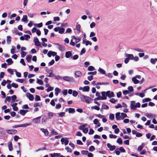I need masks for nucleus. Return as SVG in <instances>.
Masks as SVG:
<instances>
[{
	"instance_id": "nucleus-1",
	"label": "nucleus",
	"mask_w": 157,
	"mask_h": 157,
	"mask_svg": "<svg viewBox=\"0 0 157 157\" xmlns=\"http://www.w3.org/2000/svg\"><path fill=\"white\" fill-rule=\"evenodd\" d=\"M80 98L83 102H85L88 104H89L90 103V101L92 100V99L88 96L81 94H80Z\"/></svg>"
},
{
	"instance_id": "nucleus-2",
	"label": "nucleus",
	"mask_w": 157,
	"mask_h": 157,
	"mask_svg": "<svg viewBox=\"0 0 157 157\" xmlns=\"http://www.w3.org/2000/svg\"><path fill=\"white\" fill-rule=\"evenodd\" d=\"M33 41L35 44V45L36 46L42 47L40 43L39 40L38 38L36 37H34L33 39Z\"/></svg>"
},
{
	"instance_id": "nucleus-3",
	"label": "nucleus",
	"mask_w": 157,
	"mask_h": 157,
	"mask_svg": "<svg viewBox=\"0 0 157 157\" xmlns=\"http://www.w3.org/2000/svg\"><path fill=\"white\" fill-rule=\"evenodd\" d=\"M68 139L67 138H62L60 140L62 144H63L64 143L65 145H67L69 143Z\"/></svg>"
},
{
	"instance_id": "nucleus-4",
	"label": "nucleus",
	"mask_w": 157,
	"mask_h": 157,
	"mask_svg": "<svg viewBox=\"0 0 157 157\" xmlns=\"http://www.w3.org/2000/svg\"><path fill=\"white\" fill-rule=\"evenodd\" d=\"M106 96L109 98H110L112 97H114L115 95L113 92H111L110 90H108L106 91Z\"/></svg>"
},
{
	"instance_id": "nucleus-5",
	"label": "nucleus",
	"mask_w": 157,
	"mask_h": 157,
	"mask_svg": "<svg viewBox=\"0 0 157 157\" xmlns=\"http://www.w3.org/2000/svg\"><path fill=\"white\" fill-rule=\"evenodd\" d=\"M135 102L134 101H132L130 102V107L131 109L135 110L136 109V106L135 105Z\"/></svg>"
},
{
	"instance_id": "nucleus-6",
	"label": "nucleus",
	"mask_w": 157,
	"mask_h": 157,
	"mask_svg": "<svg viewBox=\"0 0 157 157\" xmlns=\"http://www.w3.org/2000/svg\"><path fill=\"white\" fill-rule=\"evenodd\" d=\"M107 146L109 148V150L111 151H113L115 150L116 148V147L115 145H112L109 143H107Z\"/></svg>"
},
{
	"instance_id": "nucleus-7",
	"label": "nucleus",
	"mask_w": 157,
	"mask_h": 157,
	"mask_svg": "<svg viewBox=\"0 0 157 157\" xmlns=\"http://www.w3.org/2000/svg\"><path fill=\"white\" fill-rule=\"evenodd\" d=\"M121 114V113L119 112H118L116 113L115 117L117 120L119 121L120 120H121L122 116L121 114Z\"/></svg>"
},
{
	"instance_id": "nucleus-8",
	"label": "nucleus",
	"mask_w": 157,
	"mask_h": 157,
	"mask_svg": "<svg viewBox=\"0 0 157 157\" xmlns=\"http://www.w3.org/2000/svg\"><path fill=\"white\" fill-rule=\"evenodd\" d=\"M63 79L67 81H72L73 80V78L71 77L65 76L63 77Z\"/></svg>"
},
{
	"instance_id": "nucleus-9",
	"label": "nucleus",
	"mask_w": 157,
	"mask_h": 157,
	"mask_svg": "<svg viewBox=\"0 0 157 157\" xmlns=\"http://www.w3.org/2000/svg\"><path fill=\"white\" fill-rule=\"evenodd\" d=\"M41 116L38 117L36 118H34L33 119V121L35 123L38 124L40 122V118H41Z\"/></svg>"
},
{
	"instance_id": "nucleus-10",
	"label": "nucleus",
	"mask_w": 157,
	"mask_h": 157,
	"mask_svg": "<svg viewBox=\"0 0 157 157\" xmlns=\"http://www.w3.org/2000/svg\"><path fill=\"white\" fill-rule=\"evenodd\" d=\"M56 44L59 46L58 48L60 51H63L65 50V48L63 45L60 44L58 43Z\"/></svg>"
},
{
	"instance_id": "nucleus-11",
	"label": "nucleus",
	"mask_w": 157,
	"mask_h": 157,
	"mask_svg": "<svg viewBox=\"0 0 157 157\" xmlns=\"http://www.w3.org/2000/svg\"><path fill=\"white\" fill-rule=\"evenodd\" d=\"M6 132L7 133L10 134H13L16 133L17 131L16 129H13V130H9L8 129L6 130Z\"/></svg>"
},
{
	"instance_id": "nucleus-12",
	"label": "nucleus",
	"mask_w": 157,
	"mask_h": 157,
	"mask_svg": "<svg viewBox=\"0 0 157 157\" xmlns=\"http://www.w3.org/2000/svg\"><path fill=\"white\" fill-rule=\"evenodd\" d=\"M40 130L43 132L44 135L46 136H48L49 135V132L47 129H45L43 128H41L40 129Z\"/></svg>"
},
{
	"instance_id": "nucleus-13",
	"label": "nucleus",
	"mask_w": 157,
	"mask_h": 157,
	"mask_svg": "<svg viewBox=\"0 0 157 157\" xmlns=\"http://www.w3.org/2000/svg\"><path fill=\"white\" fill-rule=\"evenodd\" d=\"M48 118L46 115H44L42 117L41 121V124H44L47 121Z\"/></svg>"
},
{
	"instance_id": "nucleus-14",
	"label": "nucleus",
	"mask_w": 157,
	"mask_h": 157,
	"mask_svg": "<svg viewBox=\"0 0 157 157\" xmlns=\"http://www.w3.org/2000/svg\"><path fill=\"white\" fill-rule=\"evenodd\" d=\"M48 119H51L54 116V113L52 112H48L47 113Z\"/></svg>"
},
{
	"instance_id": "nucleus-15",
	"label": "nucleus",
	"mask_w": 157,
	"mask_h": 157,
	"mask_svg": "<svg viewBox=\"0 0 157 157\" xmlns=\"http://www.w3.org/2000/svg\"><path fill=\"white\" fill-rule=\"evenodd\" d=\"M72 56V53L71 52L69 51L66 52L65 53V56L66 58H69Z\"/></svg>"
},
{
	"instance_id": "nucleus-16",
	"label": "nucleus",
	"mask_w": 157,
	"mask_h": 157,
	"mask_svg": "<svg viewBox=\"0 0 157 157\" xmlns=\"http://www.w3.org/2000/svg\"><path fill=\"white\" fill-rule=\"evenodd\" d=\"M101 94L102 96V100H106L107 99V96H106V92L102 91L101 92Z\"/></svg>"
},
{
	"instance_id": "nucleus-17",
	"label": "nucleus",
	"mask_w": 157,
	"mask_h": 157,
	"mask_svg": "<svg viewBox=\"0 0 157 157\" xmlns=\"http://www.w3.org/2000/svg\"><path fill=\"white\" fill-rule=\"evenodd\" d=\"M55 94L56 96H57L59 93H60L61 91V89L58 87H56L55 89Z\"/></svg>"
},
{
	"instance_id": "nucleus-18",
	"label": "nucleus",
	"mask_w": 157,
	"mask_h": 157,
	"mask_svg": "<svg viewBox=\"0 0 157 157\" xmlns=\"http://www.w3.org/2000/svg\"><path fill=\"white\" fill-rule=\"evenodd\" d=\"M75 76L76 78H78L82 75L81 72L80 71H77L75 72Z\"/></svg>"
},
{
	"instance_id": "nucleus-19",
	"label": "nucleus",
	"mask_w": 157,
	"mask_h": 157,
	"mask_svg": "<svg viewBox=\"0 0 157 157\" xmlns=\"http://www.w3.org/2000/svg\"><path fill=\"white\" fill-rule=\"evenodd\" d=\"M76 29H76L78 31V33H79L81 32V26L80 25L78 24V23H77V25H76Z\"/></svg>"
},
{
	"instance_id": "nucleus-20",
	"label": "nucleus",
	"mask_w": 157,
	"mask_h": 157,
	"mask_svg": "<svg viewBox=\"0 0 157 157\" xmlns=\"http://www.w3.org/2000/svg\"><path fill=\"white\" fill-rule=\"evenodd\" d=\"M125 56L127 57L129 59L133 60L134 59V56L132 54H126L125 55Z\"/></svg>"
},
{
	"instance_id": "nucleus-21",
	"label": "nucleus",
	"mask_w": 157,
	"mask_h": 157,
	"mask_svg": "<svg viewBox=\"0 0 157 157\" xmlns=\"http://www.w3.org/2000/svg\"><path fill=\"white\" fill-rule=\"evenodd\" d=\"M90 90V87L89 86H85L82 89V91L84 92H89Z\"/></svg>"
},
{
	"instance_id": "nucleus-22",
	"label": "nucleus",
	"mask_w": 157,
	"mask_h": 157,
	"mask_svg": "<svg viewBox=\"0 0 157 157\" xmlns=\"http://www.w3.org/2000/svg\"><path fill=\"white\" fill-rule=\"evenodd\" d=\"M132 81L135 84H137L140 81L139 80H137L136 78V77H133L132 78Z\"/></svg>"
},
{
	"instance_id": "nucleus-23",
	"label": "nucleus",
	"mask_w": 157,
	"mask_h": 157,
	"mask_svg": "<svg viewBox=\"0 0 157 157\" xmlns=\"http://www.w3.org/2000/svg\"><path fill=\"white\" fill-rule=\"evenodd\" d=\"M8 146L10 151H11L13 150V147L12 146V143L10 141H9L8 143Z\"/></svg>"
},
{
	"instance_id": "nucleus-24",
	"label": "nucleus",
	"mask_w": 157,
	"mask_h": 157,
	"mask_svg": "<svg viewBox=\"0 0 157 157\" xmlns=\"http://www.w3.org/2000/svg\"><path fill=\"white\" fill-rule=\"evenodd\" d=\"M28 111V110H21L20 111V113L22 115H24Z\"/></svg>"
},
{
	"instance_id": "nucleus-25",
	"label": "nucleus",
	"mask_w": 157,
	"mask_h": 157,
	"mask_svg": "<svg viewBox=\"0 0 157 157\" xmlns=\"http://www.w3.org/2000/svg\"><path fill=\"white\" fill-rule=\"evenodd\" d=\"M6 61L7 63V64L8 65L11 64L13 63V62L11 58H9L7 59Z\"/></svg>"
},
{
	"instance_id": "nucleus-26",
	"label": "nucleus",
	"mask_w": 157,
	"mask_h": 157,
	"mask_svg": "<svg viewBox=\"0 0 157 157\" xmlns=\"http://www.w3.org/2000/svg\"><path fill=\"white\" fill-rule=\"evenodd\" d=\"M29 124L28 123L17 125V128L20 127H25L29 126Z\"/></svg>"
},
{
	"instance_id": "nucleus-27",
	"label": "nucleus",
	"mask_w": 157,
	"mask_h": 157,
	"mask_svg": "<svg viewBox=\"0 0 157 157\" xmlns=\"http://www.w3.org/2000/svg\"><path fill=\"white\" fill-rule=\"evenodd\" d=\"M98 71L100 73L102 74L105 75V71L103 69L100 67Z\"/></svg>"
},
{
	"instance_id": "nucleus-28",
	"label": "nucleus",
	"mask_w": 157,
	"mask_h": 157,
	"mask_svg": "<svg viewBox=\"0 0 157 157\" xmlns=\"http://www.w3.org/2000/svg\"><path fill=\"white\" fill-rule=\"evenodd\" d=\"M144 116L147 117L148 118H153V114H152L150 113H145L144 114Z\"/></svg>"
},
{
	"instance_id": "nucleus-29",
	"label": "nucleus",
	"mask_w": 157,
	"mask_h": 157,
	"mask_svg": "<svg viewBox=\"0 0 157 157\" xmlns=\"http://www.w3.org/2000/svg\"><path fill=\"white\" fill-rule=\"evenodd\" d=\"M36 80L37 81L36 82L37 83H38L40 85H42L43 84V82L42 80L40 79L39 78H37L36 79Z\"/></svg>"
},
{
	"instance_id": "nucleus-30",
	"label": "nucleus",
	"mask_w": 157,
	"mask_h": 157,
	"mask_svg": "<svg viewBox=\"0 0 157 157\" xmlns=\"http://www.w3.org/2000/svg\"><path fill=\"white\" fill-rule=\"evenodd\" d=\"M75 112V110L74 108H69L68 113H73Z\"/></svg>"
},
{
	"instance_id": "nucleus-31",
	"label": "nucleus",
	"mask_w": 157,
	"mask_h": 157,
	"mask_svg": "<svg viewBox=\"0 0 157 157\" xmlns=\"http://www.w3.org/2000/svg\"><path fill=\"white\" fill-rule=\"evenodd\" d=\"M34 25L35 27H37L38 28H40L43 26V23L42 22H41L39 24H34Z\"/></svg>"
},
{
	"instance_id": "nucleus-32",
	"label": "nucleus",
	"mask_w": 157,
	"mask_h": 157,
	"mask_svg": "<svg viewBox=\"0 0 157 157\" xmlns=\"http://www.w3.org/2000/svg\"><path fill=\"white\" fill-rule=\"evenodd\" d=\"M65 31V29L62 27H60V29L59 30V33L60 34L63 33Z\"/></svg>"
},
{
	"instance_id": "nucleus-33",
	"label": "nucleus",
	"mask_w": 157,
	"mask_h": 157,
	"mask_svg": "<svg viewBox=\"0 0 157 157\" xmlns=\"http://www.w3.org/2000/svg\"><path fill=\"white\" fill-rule=\"evenodd\" d=\"M53 89L54 88L53 87L51 86H49L48 88L46 89V90L47 92H49V91L53 90Z\"/></svg>"
},
{
	"instance_id": "nucleus-34",
	"label": "nucleus",
	"mask_w": 157,
	"mask_h": 157,
	"mask_svg": "<svg viewBox=\"0 0 157 157\" xmlns=\"http://www.w3.org/2000/svg\"><path fill=\"white\" fill-rule=\"evenodd\" d=\"M116 142L117 143L120 145L122 144H123L122 140L121 138H118L117 139Z\"/></svg>"
},
{
	"instance_id": "nucleus-35",
	"label": "nucleus",
	"mask_w": 157,
	"mask_h": 157,
	"mask_svg": "<svg viewBox=\"0 0 157 157\" xmlns=\"http://www.w3.org/2000/svg\"><path fill=\"white\" fill-rule=\"evenodd\" d=\"M28 17L26 15H24L21 19V21L23 22H26L27 21Z\"/></svg>"
},
{
	"instance_id": "nucleus-36",
	"label": "nucleus",
	"mask_w": 157,
	"mask_h": 157,
	"mask_svg": "<svg viewBox=\"0 0 157 157\" xmlns=\"http://www.w3.org/2000/svg\"><path fill=\"white\" fill-rule=\"evenodd\" d=\"M156 117V115H154L153 116V117L154 118L152 120V122L155 124H157V121L155 119Z\"/></svg>"
},
{
	"instance_id": "nucleus-37",
	"label": "nucleus",
	"mask_w": 157,
	"mask_h": 157,
	"mask_svg": "<svg viewBox=\"0 0 157 157\" xmlns=\"http://www.w3.org/2000/svg\"><path fill=\"white\" fill-rule=\"evenodd\" d=\"M11 38V37L10 36H7V43L8 44H9L11 42V40L10 39Z\"/></svg>"
},
{
	"instance_id": "nucleus-38",
	"label": "nucleus",
	"mask_w": 157,
	"mask_h": 157,
	"mask_svg": "<svg viewBox=\"0 0 157 157\" xmlns=\"http://www.w3.org/2000/svg\"><path fill=\"white\" fill-rule=\"evenodd\" d=\"M11 98L12 100L11 102L13 103L15 101V100L17 98V97L15 95H13L11 97Z\"/></svg>"
},
{
	"instance_id": "nucleus-39",
	"label": "nucleus",
	"mask_w": 157,
	"mask_h": 157,
	"mask_svg": "<svg viewBox=\"0 0 157 157\" xmlns=\"http://www.w3.org/2000/svg\"><path fill=\"white\" fill-rule=\"evenodd\" d=\"M121 114L122 118H121V120H123L125 118L127 117V115L124 113H121Z\"/></svg>"
},
{
	"instance_id": "nucleus-40",
	"label": "nucleus",
	"mask_w": 157,
	"mask_h": 157,
	"mask_svg": "<svg viewBox=\"0 0 157 157\" xmlns=\"http://www.w3.org/2000/svg\"><path fill=\"white\" fill-rule=\"evenodd\" d=\"M87 124H83L82 125H81L78 128V129H80V130H83V129H84V128L86 126H87Z\"/></svg>"
},
{
	"instance_id": "nucleus-41",
	"label": "nucleus",
	"mask_w": 157,
	"mask_h": 157,
	"mask_svg": "<svg viewBox=\"0 0 157 157\" xmlns=\"http://www.w3.org/2000/svg\"><path fill=\"white\" fill-rule=\"evenodd\" d=\"M109 84V83L108 82H98L96 83V85H108Z\"/></svg>"
},
{
	"instance_id": "nucleus-42",
	"label": "nucleus",
	"mask_w": 157,
	"mask_h": 157,
	"mask_svg": "<svg viewBox=\"0 0 157 157\" xmlns=\"http://www.w3.org/2000/svg\"><path fill=\"white\" fill-rule=\"evenodd\" d=\"M151 99L149 98H145L142 100V102L144 103L145 102H148L151 101Z\"/></svg>"
},
{
	"instance_id": "nucleus-43",
	"label": "nucleus",
	"mask_w": 157,
	"mask_h": 157,
	"mask_svg": "<svg viewBox=\"0 0 157 157\" xmlns=\"http://www.w3.org/2000/svg\"><path fill=\"white\" fill-rule=\"evenodd\" d=\"M156 61H157V58H155L154 59L151 58L150 59L151 62L153 64H155Z\"/></svg>"
},
{
	"instance_id": "nucleus-44",
	"label": "nucleus",
	"mask_w": 157,
	"mask_h": 157,
	"mask_svg": "<svg viewBox=\"0 0 157 157\" xmlns=\"http://www.w3.org/2000/svg\"><path fill=\"white\" fill-rule=\"evenodd\" d=\"M95 68L93 66H90L88 68V70L89 71H93L95 70Z\"/></svg>"
},
{
	"instance_id": "nucleus-45",
	"label": "nucleus",
	"mask_w": 157,
	"mask_h": 157,
	"mask_svg": "<svg viewBox=\"0 0 157 157\" xmlns=\"http://www.w3.org/2000/svg\"><path fill=\"white\" fill-rule=\"evenodd\" d=\"M92 109H95V110H99L100 109V107L97 105H95L94 106H92L91 107Z\"/></svg>"
},
{
	"instance_id": "nucleus-46",
	"label": "nucleus",
	"mask_w": 157,
	"mask_h": 157,
	"mask_svg": "<svg viewBox=\"0 0 157 157\" xmlns=\"http://www.w3.org/2000/svg\"><path fill=\"white\" fill-rule=\"evenodd\" d=\"M35 100L36 101H39L41 100L40 96L38 95H36L35 98Z\"/></svg>"
},
{
	"instance_id": "nucleus-47",
	"label": "nucleus",
	"mask_w": 157,
	"mask_h": 157,
	"mask_svg": "<svg viewBox=\"0 0 157 157\" xmlns=\"http://www.w3.org/2000/svg\"><path fill=\"white\" fill-rule=\"evenodd\" d=\"M114 118V115L113 114L111 113L109 115V119L110 120H113Z\"/></svg>"
},
{
	"instance_id": "nucleus-48",
	"label": "nucleus",
	"mask_w": 157,
	"mask_h": 157,
	"mask_svg": "<svg viewBox=\"0 0 157 157\" xmlns=\"http://www.w3.org/2000/svg\"><path fill=\"white\" fill-rule=\"evenodd\" d=\"M127 89L128 90V91H129L130 92H132L134 91L133 88L132 86L128 87Z\"/></svg>"
},
{
	"instance_id": "nucleus-49",
	"label": "nucleus",
	"mask_w": 157,
	"mask_h": 157,
	"mask_svg": "<svg viewBox=\"0 0 157 157\" xmlns=\"http://www.w3.org/2000/svg\"><path fill=\"white\" fill-rule=\"evenodd\" d=\"M117 101V100H116L114 98H112L110 99L109 101L113 104H114L115 103L116 101Z\"/></svg>"
},
{
	"instance_id": "nucleus-50",
	"label": "nucleus",
	"mask_w": 157,
	"mask_h": 157,
	"mask_svg": "<svg viewBox=\"0 0 157 157\" xmlns=\"http://www.w3.org/2000/svg\"><path fill=\"white\" fill-rule=\"evenodd\" d=\"M89 150L90 151H93L95 150V148L93 146H91L89 147Z\"/></svg>"
},
{
	"instance_id": "nucleus-51",
	"label": "nucleus",
	"mask_w": 157,
	"mask_h": 157,
	"mask_svg": "<svg viewBox=\"0 0 157 157\" xmlns=\"http://www.w3.org/2000/svg\"><path fill=\"white\" fill-rule=\"evenodd\" d=\"M78 92L75 91L73 90L72 92V95L74 97H76L78 95Z\"/></svg>"
},
{
	"instance_id": "nucleus-52",
	"label": "nucleus",
	"mask_w": 157,
	"mask_h": 157,
	"mask_svg": "<svg viewBox=\"0 0 157 157\" xmlns=\"http://www.w3.org/2000/svg\"><path fill=\"white\" fill-rule=\"evenodd\" d=\"M81 154L83 155H87L88 153V151H87L82 150L81 151Z\"/></svg>"
},
{
	"instance_id": "nucleus-53",
	"label": "nucleus",
	"mask_w": 157,
	"mask_h": 157,
	"mask_svg": "<svg viewBox=\"0 0 157 157\" xmlns=\"http://www.w3.org/2000/svg\"><path fill=\"white\" fill-rule=\"evenodd\" d=\"M102 109H109V107L108 106L104 104H102Z\"/></svg>"
},
{
	"instance_id": "nucleus-54",
	"label": "nucleus",
	"mask_w": 157,
	"mask_h": 157,
	"mask_svg": "<svg viewBox=\"0 0 157 157\" xmlns=\"http://www.w3.org/2000/svg\"><path fill=\"white\" fill-rule=\"evenodd\" d=\"M86 52V49L85 48H83L82 49L80 53V55H82L84 54Z\"/></svg>"
},
{
	"instance_id": "nucleus-55",
	"label": "nucleus",
	"mask_w": 157,
	"mask_h": 157,
	"mask_svg": "<svg viewBox=\"0 0 157 157\" xmlns=\"http://www.w3.org/2000/svg\"><path fill=\"white\" fill-rule=\"evenodd\" d=\"M55 63V61L53 59H52L51 62H49L48 63V66H49L53 65Z\"/></svg>"
},
{
	"instance_id": "nucleus-56",
	"label": "nucleus",
	"mask_w": 157,
	"mask_h": 157,
	"mask_svg": "<svg viewBox=\"0 0 157 157\" xmlns=\"http://www.w3.org/2000/svg\"><path fill=\"white\" fill-rule=\"evenodd\" d=\"M11 100V98L10 97L7 96L6 97L5 102H6V101H7L8 102H10Z\"/></svg>"
},
{
	"instance_id": "nucleus-57",
	"label": "nucleus",
	"mask_w": 157,
	"mask_h": 157,
	"mask_svg": "<svg viewBox=\"0 0 157 157\" xmlns=\"http://www.w3.org/2000/svg\"><path fill=\"white\" fill-rule=\"evenodd\" d=\"M119 151H120V152H125V150L124 148L122 147H120L119 149Z\"/></svg>"
},
{
	"instance_id": "nucleus-58",
	"label": "nucleus",
	"mask_w": 157,
	"mask_h": 157,
	"mask_svg": "<svg viewBox=\"0 0 157 157\" xmlns=\"http://www.w3.org/2000/svg\"><path fill=\"white\" fill-rule=\"evenodd\" d=\"M65 113L64 112H60L58 113L59 116L60 117H63V116H65Z\"/></svg>"
},
{
	"instance_id": "nucleus-59",
	"label": "nucleus",
	"mask_w": 157,
	"mask_h": 157,
	"mask_svg": "<svg viewBox=\"0 0 157 157\" xmlns=\"http://www.w3.org/2000/svg\"><path fill=\"white\" fill-rule=\"evenodd\" d=\"M65 150H66L68 152H72V151L71 149L69 147H67L65 148Z\"/></svg>"
},
{
	"instance_id": "nucleus-60",
	"label": "nucleus",
	"mask_w": 157,
	"mask_h": 157,
	"mask_svg": "<svg viewBox=\"0 0 157 157\" xmlns=\"http://www.w3.org/2000/svg\"><path fill=\"white\" fill-rule=\"evenodd\" d=\"M62 93L64 95H66L67 94V90H63Z\"/></svg>"
},
{
	"instance_id": "nucleus-61",
	"label": "nucleus",
	"mask_w": 157,
	"mask_h": 157,
	"mask_svg": "<svg viewBox=\"0 0 157 157\" xmlns=\"http://www.w3.org/2000/svg\"><path fill=\"white\" fill-rule=\"evenodd\" d=\"M27 53L26 52L22 51L21 52V57H24L25 56H26Z\"/></svg>"
},
{
	"instance_id": "nucleus-62",
	"label": "nucleus",
	"mask_w": 157,
	"mask_h": 157,
	"mask_svg": "<svg viewBox=\"0 0 157 157\" xmlns=\"http://www.w3.org/2000/svg\"><path fill=\"white\" fill-rule=\"evenodd\" d=\"M97 72L96 71H95L94 72H88L87 74L88 75L92 74L93 75H94L96 74Z\"/></svg>"
},
{
	"instance_id": "nucleus-63",
	"label": "nucleus",
	"mask_w": 157,
	"mask_h": 157,
	"mask_svg": "<svg viewBox=\"0 0 157 157\" xmlns=\"http://www.w3.org/2000/svg\"><path fill=\"white\" fill-rule=\"evenodd\" d=\"M61 107V105L59 103H58L57 104H56V108L57 109H59Z\"/></svg>"
},
{
	"instance_id": "nucleus-64",
	"label": "nucleus",
	"mask_w": 157,
	"mask_h": 157,
	"mask_svg": "<svg viewBox=\"0 0 157 157\" xmlns=\"http://www.w3.org/2000/svg\"><path fill=\"white\" fill-rule=\"evenodd\" d=\"M92 44V43L90 41L86 40L85 43V45L86 46H88V45H91Z\"/></svg>"
}]
</instances>
